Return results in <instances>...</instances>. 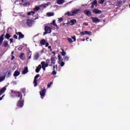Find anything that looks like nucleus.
<instances>
[{"mask_svg": "<svg viewBox=\"0 0 130 130\" xmlns=\"http://www.w3.org/2000/svg\"><path fill=\"white\" fill-rule=\"evenodd\" d=\"M48 48H49V49H51V47L50 46H49L48 47Z\"/></svg>", "mask_w": 130, "mask_h": 130, "instance_id": "62", "label": "nucleus"}, {"mask_svg": "<svg viewBox=\"0 0 130 130\" xmlns=\"http://www.w3.org/2000/svg\"><path fill=\"white\" fill-rule=\"evenodd\" d=\"M15 59V56L14 55H12L11 60H13V59Z\"/></svg>", "mask_w": 130, "mask_h": 130, "instance_id": "54", "label": "nucleus"}, {"mask_svg": "<svg viewBox=\"0 0 130 130\" xmlns=\"http://www.w3.org/2000/svg\"><path fill=\"white\" fill-rule=\"evenodd\" d=\"M63 58L64 61H69V59L70 57H69V56H64L63 57Z\"/></svg>", "mask_w": 130, "mask_h": 130, "instance_id": "26", "label": "nucleus"}, {"mask_svg": "<svg viewBox=\"0 0 130 130\" xmlns=\"http://www.w3.org/2000/svg\"><path fill=\"white\" fill-rule=\"evenodd\" d=\"M4 96H5V95H3L2 97L0 98V100H3V97H4Z\"/></svg>", "mask_w": 130, "mask_h": 130, "instance_id": "58", "label": "nucleus"}, {"mask_svg": "<svg viewBox=\"0 0 130 130\" xmlns=\"http://www.w3.org/2000/svg\"><path fill=\"white\" fill-rule=\"evenodd\" d=\"M10 44H11V43H13V42H14V40L13 39H10Z\"/></svg>", "mask_w": 130, "mask_h": 130, "instance_id": "49", "label": "nucleus"}, {"mask_svg": "<svg viewBox=\"0 0 130 130\" xmlns=\"http://www.w3.org/2000/svg\"><path fill=\"white\" fill-rule=\"evenodd\" d=\"M51 63L49 65V67H52V64H55V59L54 57L51 58Z\"/></svg>", "mask_w": 130, "mask_h": 130, "instance_id": "13", "label": "nucleus"}, {"mask_svg": "<svg viewBox=\"0 0 130 130\" xmlns=\"http://www.w3.org/2000/svg\"><path fill=\"white\" fill-rule=\"evenodd\" d=\"M41 65H39L38 67L36 69V73H38L39 72H40V70H41Z\"/></svg>", "mask_w": 130, "mask_h": 130, "instance_id": "17", "label": "nucleus"}, {"mask_svg": "<svg viewBox=\"0 0 130 130\" xmlns=\"http://www.w3.org/2000/svg\"><path fill=\"white\" fill-rule=\"evenodd\" d=\"M25 91H26V89L25 88H22L21 89V91L22 93H23V94L25 93Z\"/></svg>", "mask_w": 130, "mask_h": 130, "instance_id": "48", "label": "nucleus"}, {"mask_svg": "<svg viewBox=\"0 0 130 130\" xmlns=\"http://www.w3.org/2000/svg\"><path fill=\"white\" fill-rule=\"evenodd\" d=\"M41 64L42 65V68L43 70V71H45L46 69L45 68L46 67H44V61H42L41 63Z\"/></svg>", "mask_w": 130, "mask_h": 130, "instance_id": "29", "label": "nucleus"}, {"mask_svg": "<svg viewBox=\"0 0 130 130\" xmlns=\"http://www.w3.org/2000/svg\"><path fill=\"white\" fill-rule=\"evenodd\" d=\"M83 25H85V26H89V24L87 22L83 23Z\"/></svg>", "mask_w": 130, "mask_h": 130, "instance_id": "51", "label": "nucleus"}, {"mask_svg": "<svg viewBox=\"0 0 130 130\" xmlns=\"http://www.w3.org/2000/svg\"><path fill=\"white\" fill-rule=\"evenodd\" d=\"M18 76H20V72L18 71H15L14 73V77H18Z\"/></svg>", "mask_w": 130, "mask_h": 130, "instance_id": "19", "label": "nucleus"}, {"mask_svg": "<svg viewBox=\"0 0 130 130\" xmlns=\"http://www.w3.org/2000/svg\"><path fill=\"white\" fill-rule=\"evenodd\" d=\"M31 53H30V54H29V57H28V59H30V58H31Z\"/></svg>", "mask_w": 130, "mask_h": 130, "instance_id": "56", "label": "nucleus"}, {"mask_svg": "<svg viewBox=\"0 0 130 130\" xmlns=\"http://www.w3.org/2000/svg\"><path fill=\"white\" fill-rule=\"evenodd\" d=\"M68 40L69 43H73V40H72L71 38H68Z\"/></svg>", "mask_w": 130, "mask_h": 130, "instance_id": "40", "label": "nucleus"}, {"mask_svg": "<svg viewBox=\"0 0 130 130\" xmlns=\"http://www.w3.org/2000/svg\"><path fill=\"white\" fill-rule=\"evenodd\" d=\"M52 53H53V54H54V55H55V51H53L52 52Z\"/></svg>", "mask_w": 130, "mask_h": 130, "instance_id": "59", "label": "nucleus"}, {"mask_svg": "<svg viewBox=\"0 0 130 130\" xmlns=\"http://www.w3.org/2000/svg\"><path fill=\"white\" fill-rule=\"evenodd\" d=\"M40 77V75H39V74H37L35 77V79H34V84L35 87H37V79H38V78H39Z\"/></svg>", "mask_w": 130, "mask_h": 130, "instance_id": "7", "label": "nucleus"}, {"mask_svg": "<svg viewBox=\"0 0 130 130\" xmlns=\"http://www.w3.org/2000/svg\"><path fill=\"white\" fill-rule=\"evenodd\" d=\"M104 2H105V0H101L100 2H99V4L103 5V4H104Z\"/></svg>", "mask_w": 130, "mask_h": 130, "instance_id": "43", "label": "nucleus"}, {"mask_svg": "<svg viewBox=\"0 0 130 130\" xmlns=\"http://www.w3.org/2000/svg\"><path fill=\"white\" fill-rule=\"evenodd\" d=\"M27 73H28V67H25L24 70L22 71V74H23V75H25V74H27Z\"/></svg>", "mask_w": 130, "mask_h": 130, "instance_id": "16", "label": "nucleus"}, {"mask_svg": "<svg viewBox=\"0 0 130 130\" xmlns=\"http://www.w3.org/2000/svg\"><path fill=\"white\" fill-rule=\"evenodd\" d=\"M44 67L45 68H47V67H48V66H49V64H48V63H45V62L44 61Z\"/></svg>", "mask_w": 130, "mask_h": 130, "instance_id": "42", "label": "nucleus"}, {"mask_svg": "<svg viewBox=\"0 0 130 130\" xmlns=\"http://www.w3.org/2000/svg\"><path fill=\"white\" fill-rule=\"evenodd\" d=\"M49 62V59L46 60V63H48Z\"/></svg>", "mask_w": 130, "mask_h": 130, "instance_id": "57", "label": "nucleus"}, {"mask_svg": "<svg viewBox=\"0 0 130 130\" xmlns=\"http://www.w3.org/2000/svg\"><path fill=\"white\" fill-rule=\"evenodd\" d=\"M5 38L6 39H10V38H11V35H10L9 34H8L7 33L5 36Z\"/></svg>", "mask_w": 130, "mask_h": 130, "instance_id": "25", "label": "nucleus"}, {"mask_svg": "<svg viewBox=\"0 0 130 130\" xmlns=\"http://www.w3.org/2000/svg\"><path fill=\"white\" fill-rule=\"evenodd\" d=\"M34 15V14H35V12L34 11H30L27 13V16H31V15Z\"/></svg>", "mask_w": 130, "mask_h": 130, "instance_id": "30", "label": "nucleus"}, {"mask_svg": "<svg viewBox=\"0 0 130 130\" xmlns=\"http://www.w3.org/2000/svg\"><path fill=\"white\" fill-rule=\"evenodd\" d=\"M80 35H86V30L82 32H80Z\"/></svg>", "mask_w": 130, "mask_h": 130, "instance_id": "39", "label": "nucleus"}, {"mask_svg": "<svg viewBox=\"0 0 130 130\" xmlns=\"http://www.w3.org/2000/svg\"><path fill=\"white\" fill-rule=\"evenodd\" d=\"M46 43V42L45 41V40H44V39H42L40 41V44H41V45H45Z\"/></svg>", "mask_w": 130, "mask_h": 130, "instance_id": "24", "label": "nucleus"}, {"mask_svg": "<svg viewBox=\"0 0 130 130\" xmlns=\"http://www.w3.org/2000/svg\"><path fill=\"white\" fill-rule=\"evenodd\" d=\"M13 93L15 94L16 97H18L19 98H20V100H23V95L22 94L21 92H20L19 91H14Z\"/></svg>", "mask_w": 130, "mask_h": 130, "instance_id": "2", "label": "nucleus"}, {"mask_svg": "<svg viewBox=\"0 0 130 130\" xmlns=\"http://www.w3.org/2000/svg\"><path fill=\"white\" fill-rule=\"evenodd\" d=\"M41 7H43V8H45V5H41Z\"/></svg>", "mask_w": 130, "mask_h": 130, "instance_id": "61", "label": "nucleus"}, {"mask_svg": "<svg viewBox=\"0 0 130 130\" xmlns=\"http://www.w3.org/2000/svg\"><path fill=\"white\" fill-rule=\"evenodd\" d=\"M50 51H52V48L50 49Z\"/></svg>", "mask_w": 130, "mask_h": 130, "instance_id": "64", "label": "nucleus"}, {"mask_svg": "<svg viewBox=\"0 0 130 130\" xmlns=\"http://www.w3.org/2000/svg\"><path fill=\"white\" fill-rule=\"evenodd\" d=\"M47 15L48 17H52V16H54V13L53 12H48L47 13Z\"/></svg>", "mask_w": 130, "mask_h": 130, "instance_id": "22", "label": "nucleus"}, {"mask_svg": "<svg viewBox=\"0 0 130 130\" xmlns=\"http://www.w3.org/2000/svg\"><path fill=\"white\" fill-rule=\"evenodd\" d=\"M6 90H7V88L6 87H4L0 90L3 93H5V91H6Z\"/></svg>", "mask_w": 130, "mask_h": 130, "instance_id": "34", "label": "nucleus"}, {"mask_svg": "<svg viewBox=\"0 0 130 130\" xmlns=\"http://www.w3.org/2000/svg\"><path fill=\"white\" fill-rule=\"evenodd\" d=\"M8 75L9 77H10V76H11V72H9L8 73Z\"/></svg>", "mask_w": 130, "mask_h": 130, "instance_id": "55", "label": "nucleus"}, {"mask_svg": "<svg viewBox=\"0 0 130 130\" xmlns=\"http://www.w3.org/2000/svg\"><path fill=\"white\" fill-rule=\"evenodd\" d=\"M25 55V53H21L19 56V57L20 59H22V60L24 59V56Z\"/></svg>", "mask_w": 130, "mask_h": 130, "instance_id": "21", "label": "nucleus"}, {"mask_svg": "<svg viewBox=\"0 0 130 130\" xmlns=\"http://www.w3.org/2000/svg\"><path fill=\"white\" fill-rule=\"evenodd\" d=\"M9 45V43L8 42H5L3 44V46H4V47H7Z\"/></svg>", "mask_w": 130, "mask_h": 130, "instance_id": "31", "label": "nucleus"}, {"mask_svg": "<svg viewBox=\"0 0 130 130\" xmlns=\"http://www.w3.org/2000/svg\"><path fill=\"white\" fill-rule=\"evenodd\" d=\"M11 54H14V51L11 52Z\"/></svg>", "mask_w": 130, "mask_h": 130, "instance_id": "63", "label": "nucleus"}, {"mask_svg": "<svg viewBox=\"0 0 130 130\" xmlns=\"http://www.w3.org/2000/svg\"><path fill=\"white\" fill-rule=\"evenodd\" d=\"M6 79V76H3L0 77V83L1 82H3V81H5V79Z\"/></svg>", "mask_w": 130, "mask_h": 130, "instance_id": "33", "label": "nucleus"}, {"mask_svg": "<svg viewBox=\"0 0 130 130\" xmlns=\"http://www.w3.org/2000/svg\"><path fill=\"white\" fill-rule=\"evenodd\" d=\"M70 23H71V26H74V25H75V23H77V20L76 19H73L71 20Z\"/></svg>", "mask_w": 130, "mask_h": 130, "instance_id": "18", "label": "nucleus"}, {"mask_svg": "<svg viewBox=\"0 0 130 130\" xmlns=\"http://www.w3.org/2000/svg\"><path fill=\"white\" fill-rule=\"evenodd\" d=\"M57 70V64L53 66V70Z\"/></svg>", "mask_w": 130, "mask_h": 130, "instance_id": "46", "label": "nucleus"}, {"mask_svg": "<svg viewBox=\"0 0 130 130\" xmlns=\"http://www.w3.org/2000/svg\"><path fill=\"white\" fill-rule=\"evenodd\" d=\"M45 44L46 47H48V45H49V43H46Z\"/></svg>", "mask_w": 130, "mask_h": 130, "instance_id": "53", "label": "nucleus"}, {"mask_svg": "<svg viewBox=\"0 0 130 130\" xmlns=\"http://www.w3.org/2000/svg\"><path fill=\"white\" fill-rule=\"evenodd\" d=\"M122 4V1H120L117 2L116 6L117 7H119V6L121 5Z\"/></svg>", "mask_w": 130, "mask_h": 130, "instance_id": "27", "label": "nucleus"}, {"mask_svg": "<svg viewBox=\"0 0 130 130\" xmlns=\"http://www.w3.org/2000/svg\"><path fill=\"white\" fill-rule=\"evenodd\" d=\"M13 38H14L15 39H18V36H17V35H15L13 36Z\"/></svg>", "mask_w": 130, "mask_h": 130, "instance_id": "52", "label": "nucleus"}, {"mask_svg": "<svg viewBox=\"0 0 130 130\" xmlns=\"http://www.w3.org/2000/svg\"><path fill=\"white\" fill-rule=\"evenodd\" d=\"M45 93H46V89L44 88L43 90H42L40 93L42 99H43V97H44L45 96Z\"/></svg>", "mask_w": 130, "mask_h": 130, "instance_id": "10", "label": "nucleus"}, {"mask_svg": "<svg viewBox=\"0 0 130 130\" xmlns=\"http://www.w3.org/2000/svg\"><path fill=\"white\" fill-rule=\"evenodd\" d=\"M62 51L61 52V55L63 56H65L66 54H67V53L64 51V50L62 49Z\"/></svg>", "mask_w": 130, "mask_h": 130, "instance_id": "36", "label": "nucleus"}, {"mask_svg": "<svg viewBox=\"0 0 130 130\" xmlns=\"http://www.w3.org/2000/svg\"><path fill=\"white\" fill-rule=\"evenodd\" d=\"M17 35H19L18 37V40H20L21 39H23V38H24L25 37V36H24V35H23V34H22L20 31L18 32H16Z\"/></svg>", "mask_w": 130, "mask_h": 130, "instance_id": "9", "label": "nucleus"}, {"mask_svg": "<svg viewBox=\"0 0 130 130\" xmlns=\"http://www.w3.org/2000/svg\"><path fill=\"white\" fill-rule=\"evenodd\" d=\"M80 11H81V10L80 9L74 10L72 12V15H73V16H75V15H78V13Z\"/></svg>", "mask_w": 130, "mask_h": 130, "instance_id": "12", "label": "nucleus"}, {"mask_svg": "<svg viewBox=\"0 0 130 130\" xmlns=\"http://www.w3.org/2000/svg\"><path fill=\"white\" fill-rule=\"evenodd\" d=\"M66 15H68V16H74V14H73V12L71 13L70 12H68Z\"/></svg>", "mask_w": 130, "mask_h": 130, "instance_id": "38", "label": "nucleus"}, {"mask_svg": "<svg viewBox=\"0 0 130 130\" xmlns=\"http://www.w3.org/2000/svg\"><path fill=\"white\" fill-rule=\"evenodd\" d=\"M18 49L19 50H22V49H23V48L21 46H20L18 47Z\"/></svg>", "mask_w": 130, "mask_h": 130, "instance_id": "50", "label": "nucleus"}, {"mask_svg": "<svg viewBox=\"0 0 130 130\" xmlns=\"http://www.w3.org/2000/svg\"><path fill=\"white\" fill-rule=\"evenodd\" d=\"M30 2L27 1V2H24V4H23V6H25V7H28L30 6Z\"/></svg>", "mask_w": 130, "mask_h": 130, "instance_id": "23", "label": "nucleus"}, {"mask_svg": "<svg viewBox=\"0 0 130 130\" xmlns=\"http://www.w3.org/2000/svg\"><path fill=\"white\" fill-rule=\"evenodd\" d=\"M52 75H53L54 76H55V75H56V72H55V69L53 70V71L52 72Z\"/></svg>", "mask_w": 130, "mask_h": 130, "instance_id": "41", "label": "nucleus"}, {"mask_svg": "<svg viewBox=\"0 0 130 130\" xmlns=\"http://www.w3.org/2000/svg\"><path fill=\"white\" fill-rule=\"evenodd\" d=\"M49 33H51V28L49 26H45V32H44V36L46 35V34H48Z\"/></svg>", "mask_w": 130, "mask_h": 130, "instance_id": "1", "label": "nucleus"}, {"mask_svg": "<svg viewBox=\"0 0 130 130\" xmlns=\"http://www.w3.org/2000/svg\"><path fill=\"white\" fill-rule=\"evenodd\" d=\"M5 36V35H2L0 37V46L3 44V41L5 40V38H4Z\"/></svg>", "mask_w": 130, "mask_h": 130, "instance_id": "15", "label": "nucleus"}, {"mask_svg": "<svg viewBox=\"0 0 130 130\" xmlns=\"http://www.w3.org/2000/svg\"><path fill=\"white\" fill-rule=\"evenodd\" d=\"M52 84H53V83H52V82H50V83H48V88H50V87H51V85H52Z\"/></svg>", "mask_w": 130, "mask_h": 130, "instance_id": "44", "label": "nucleus"}, {"mask_svg": "<svg viewBox=\"0 0 130 130\" xmlns=\"http://www.w3.org/2000/svg\"><path fill=\"white\" fill-rule=\"evenodd\" d=\"M39 10H40V7L39 6H36L34 9V11L35 12H38V11H39Z\"/></svg>", "mask_w": 130, "mask_h": 130, "instance_id": "32", "label": "nucleus"}, {"mask_svg": "<svg viewBox=\"0 0 130 130\" xmlns=\"http://www.w3.org/2000/svg\"><path fill=\"white\" fill-rule=\"evenodd\" d=\"M52 24L53 25V26H55V27H57V28H58V26H57V24H56V23H55V20H53L52 22Z\"/></svg>", "mask_w": 130, "mask_h": 130, "instance_id": "35", "label": "nucleus"}, {"mask_svg": "<svg viewBox=\"0 0 130 130\" xmlns=\"http://www.w3.org/2000/svg\"><path fill=\"white\" fill-rule=\"evenodd\" d=\"M63 20V19L62 18H59L58 21L59 22V23H60V22H62Z\"/></svg>", "mask_w": 130, "mask_h": 130, "instance_id": "45", "label": "nucleus"}, {"mask_svg": "<svg viewBox=\"0 0 130 130\" xmlns=\"http://www.w3.org/2000/svg\"><path fill=\"white\" fill-rule=\"evenodd\" d=\"M86 35H89L91 36L92 35V32L91 31L86 30Z\"/></svg>", "mask_w": 130, "mask_h": 130, "instance_id": "37", "label": "nucleus"}, {"mask_svg": "<svg viewBox=\"0 0 130 130\" xmlns=\"http://www.w3.org/2000/svg\"><path fill=\"white\" fill-rule=\"evenodd\" d=\"M4 92L0 90V94L2 95Z\"/></svg>", "mask_w": 130, "mask_h": 130, "instance_id": "60", "label": "nucleus"}, {"mask_svg": "<svg viewBox=\"0 0 130 130\" xmlns=\"http://www.w3.org/2000/svg\"><path fill=\"white\" fill-rule=\"evenodd\" d=\"M98 5V3H97V0H94L93 3L91 4V8L94 9V6H95V7H97V5Z\"/></svg>", "mask_w": 130, "mask_h": 130, "instance_id": "11", "label": "nucleus"}, {"mask_svg": "<svg viewBox=\"0 0 130 130\" xmlns=\"http://www.w3.org/2000/svg\"><path fill=\"white\" fill-rule=\"evenodd\" d=\"M39 58V53H37L36 55H35V59H36V60Z\"/></svg>", "mask_w": 130, "mask_h": 130, "instance_id": "28", "label": "nucleus"}, {"mask_svg": "<svg viewBox=\"0 0 130 130\" xmlns=\"http://www.w3.org/2000/svg\"><path fill=\"white\" fill-rule=\"evenodd\" d=\"M64 3V0H58L57 1V4L58 5H62Z\"/></svg>", "mask_w": 130, "mask_h": 130, "instance_id": "20", "label": "nucleus"}, {"mask_svg": "<svg viewBox=\"0 0 130 130\" xmlns=\"http://www.w3.org/2000/svg\"><path fill=\"white\" fill-rule=\"evenodd\" d=\"M72 39H73L74 42H76V36H74L73 37H72Z\"/></svg>", "mask_w": 130, "mask_h": 130, "instance_id": "47", "label": "nucleus"}, {"mask_svg": "<svg viewBox=\"0 0 130 130\" xmlns=\"http://www.w3.org/2000/svg\"><path fill=\"white\" fill-rule=\"evenodd\" d=\"M23 105H24V100H20L17 103L18 107H23Z\"/></svg>", "mask_w": 130, "mask_h": 130, "instance_id": "8", "label": "nucleus"}, {"mask_svg": "<svg viewBox=\"0 0 130 130\" xmlns=\"http://www.w3.org/2000/svg\"><path fill=\"white\" fill-rule=\"evenodd\" d=\"M90 19H91L93 23H95V24H97V23H100V19H98L97 17H90Z\"/></svg>", "mask_w": 130, "mask_h": 130, "instance_id": "5", "label": "nucleus"}, {"mask_svg": "<svg viewBox=\"0 0 130 130\" xmlns=\"http://www.w3.org/2000/svg\"><path fill=\"white\" fill-rule=\"evenodd\" d=\"M58 59L59 60L58 63L60 64V67H63L64 66V62L62 61L63 60V59L61 58V56L60 55H58Z\"/></svg>", "mask_w": 130, "mask_h": 130, "instance_id": "3", "label": "nucleus"}, {"mask_svg": "<svg viewBox=\"0 0 130 130\" xmlns=\"http://www.w3.org/2000/svg\"><path fill=\"white\" fill-rule=\"evenodd\" d=\"M83 13L87 16V17H91L92 16V12L89 9H86L83 11Z\"/></svg>", "mask_w": 130, "mask_h": 130, "instance_id": "4", "label": "nucleus"}, {"mask_svg": "<svg viewBox=\"0 0 130 130\" xmlns=\"http://www.w3.org/2000/svg\"><path fill=\"white\" fill-rule=\"evenodd\" d=\"M32 23L33 22L32 21V20L27 19L26 21L27 25L29 27H31L32 26Z\"/></svg>", "mask_w": 130, "mask_h": 130, "instance_id": "14", "label": "nucleus"}, {"mask_svg": "<svg viewBox=\"0 0 130 130\" xmlns=\"http://www.w3.org/2000/svg\"><path fill=\"white\" fill-rule=\"evenodd\" d=\"M92 12L93 13V14H95L96 15L98 14H102V11L97 9V8H95L92 10Z\"/></svg>", "mask_w": 130, "mask_h": 130, "instance_id": "6", "label": "nucleus"}]
</instances>
